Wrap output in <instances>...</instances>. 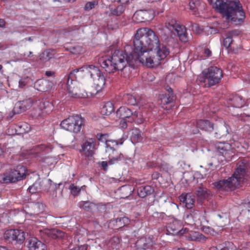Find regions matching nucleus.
<instances>
[{
    "mask_svg": "<svg viewBox=\"0 0 250 250\" xmlns=\"http://www.w3.org/2000/svg\"><path fill=\"white\" fill-rule=\"evenodd\" d=\"M133 53L132 47L129 45L125 47V50H115L108 59L101 60V66L107 73H114L116 71L122 72L127 68L129 65H134Z\"/></svg>",
    "mask_w": 250,
    "mask_h": 250,
    "instance_id": "obj_1",
    "label": "nucleus"
},
{
    "mask_svg": "<svg viewBox=\"0 0 250 250\" xmlns=\"http://www.w3.org/2000/svg\"><path fill=\"white\" fill-rule=\"evenodd\" d=\"M212 3L213 0H208ZM214 5L216 10L227 20H230L236 24L243 21L245 14L239 0H216Z\"/></svg>",
    "mask_w": 250,
    "mask_h": 250,
    "instance_id": "obj_2",
    "label": "nucleus"
},
{
    "mask_svg": "<svg viewBox=\"0 0 250 250\" xmlns=\"http://www.w3.org/2000/svg\"><path fill=\"white\" fill-rule=\"evenodd\" d=\"M134 48L136 50H162L158 36L151 29L145 27L137 30L133 40Z\"/></svg>",
    "mask_w": 250,
    "mask_h": 250,
    "instance_id": "obj_3",
    "label": "nucleus"
},
{
    "mask_svg": "<svg viewBox=\"0 0 250 250\" xmlns=\"http://www.w3.org/2000/svg\"><path fill=\"white\" fill-rule=\"evenodd\" d=\"M162 50L160 48L156 51V56H154V53L150 50H136L133 48V53L134 63L139 61L142 64L149 67H152L160 63V61L164 59L169 53V51L167 47L164 45H162Z\"/></svg>",
    "mask_w": 250,
    "mask_h": 250,
    "instance_id": "obj_4",
    "label": "nucleus"
},
{
    "mask_svg": "<svg viewBox=\"0 0 250 250\" xmlns=\"http://www.w3.org/2000/svg\"><path fill=\"white\" fill-rule=\"evenodd\" d=\"M248 176L245 166L239 165L231 177L220 180L214 185L219 190H232L244 183Z\"/></svg>",
    "mask_w": 250,
    "mask_h": 250,
    "instance_id": "obj_5",
    "label": "nucleus"
},
{
    "mask_svg": "<svg viewBox=\"0 0 250 250\" xmlns=\"http://www.w3.org/2000/svg\"><path fill=\"white\" fill-rule=\"evenodd\" d=\"M222 70L215 66H211L202 72L197 79L199 85L204 87H209L218 83L223 78Z\"/></svg>",
    "mask_w": 250,
    "mask_h": 250,
    "instance_id": "obj_6",
    "label": "nucleus"
},
{
    "mask_svg": "<svg viewBox=\"0 0 250 250\" xmlns=\"http://www.w3.org/2000/svg\"><path fill=\"white\" fill-rule=\"evenodd\" d=\"M26 171L25 167L18 166L16 168L7 170L0 174V182L8 184L22 180L26 176Z\"/></svg>",
    "mask_w": 250,
    "mask_h": 250,
    "instance_id": "obj_7",
    "label": "nucleus"
},
{
    "mask_svg": "<svg viewBox=\"0 0 250 250\" xmlns=\"http://www.w3.org/2000/svg\"><path fill=\"white\" fill-rule=\"evenodd\" d=\"M83 118L78 115L70 116L63 120L61 126L66 130L74 133L80 132L83 125Z\"/></svg>",
    "mask_w": 250,
    "mask_h": 250,
    "instance_id": "obj_8",
    "label": "nucleus"
},
{
    "mask_svg": "<svg viewBox=\"0 0 250 250\" xmlns=\"http://www.w3.org/2000/svg\"><path fill=\"white\" fill-rule=\"evenodd\" d=\"M99 144L95 138H88L83 140L81 144V148L79 152L81 155L88 160H91L98 149Z\"/></svg>",
    "mask_w": 250,
    "mask_h": 250,
    "instance_id": "obj_9",
    "label": "nucleus"
},
{
    "mask_svg": "<svg viewBox=\"0 0 250 250\" xmlns=\"http://www.w3.org/2000/svg\"><path fill=\"white\" fill-rule=\"evenodd\" d=\"M83 68L93 79L98 90L102 89L105 84V80L99 68L93 65H85Z\"/></svg>",
    "mask_w": 250,
    "mask_h": 250,
    "instance_id": "obj_10",
    "label": "nucleus"
},
{
    "mask_svg": "<svg viewBox=\"0 0 250 250\" xmlns=\"http://www.w3.org/2000/svg\"><path fill=\"white\" fill-rule=\"evenodd\" d=\"M166 27L171 32L175 31L180 40L183 42L188 41L187 33L184 26L178 24L175 20H171L166 23Z\"/></svg>",
    "mask_w": 250,
    "mask_h": 250,
    "instance_id": "obj_11",
    "label": "nucleus"
},
{
    "mask_svg": "<svg viewBox=\"0 0 250 250\" xmlns=\"http://www.w3.org/2000/svg\"><path fill=\"white\" fill-rule=\"evenodd\" d=\"M25 233L21 229H9L4 233V238L11 242L22 244L25 239Z\"/></svg>",
    "mask_w": 250,
    "mask_h": 250,
    "instance_id": "obj_12",
    "label": "nucleus"
},
{
    "mask_svg": "<svg viewBox=\"0 0 250 250\" xmlns=\"http://www.w3.org/2000/svg\"><path fill=\"white\" fill-rule=\"evenodd\" d=\"M115 146H110L108 145L107 148L105 149V152L108 155L109 158L108 164L109 165L118 164L125 160L123 154L117 150Z\"/></svg>",
    "mask_w": 250,
    "mask_h": 250,
    "instance_id": "obj_13",
    "label": "nucleus"
},
{
    "mask_svg": "<svg viewBox=\"0 0 250 250\" xmlns=\"http://www.w3.org/2000/svg\"><path fill=\"white\" fill-rule=\"evenodd\" d=\"M215 147L217 151L224 157L226 161H230L231 157L233 156L231 146L229 143L217 142L215 144Z\"/></svg>",
    "mask_w": 250,
    "mask_h": 250,
    "instance_id": "obj_14",
    "label": "nucleus"
},
{
    "mask_svg": "<svg viewBox=\"0 0 250 250\" xmlns=\"http://www.w3.org/2000/svg\"><path fill=\"white\" fill-rule=\"evenodd\" d=\"M116 114L120 119H127L129 123L132 122L139 115L137 112H133L130 109L125 106L120 107L117 110Z\"/></svg>",
    "mask_w": 250,
    "mask_h": 250,
    "instance_id": "obj_15",
    "label": "nucleus"
},
{
    "mask_svg": "<svg viewBox=\"0 0 250 250\" xmlns=\"http://www.w3.org/2000/svg\"><path fill=\"white\" fill-rule=\"evenodd\" d=\"M66 84L68 93L71 97L77 98L84 96L77 82L72 83V81H67Z\"/></svg>",
    "mask_w": 250,
    "mask_h": 250,
    "instance_id": "obj_16",
    "label": "nucleus"
},
{
    "mask_svg": "<svg viewBox=\"0 0 250 250\" xmlns=\"http://www.w3.org/2000/svg\"><path fill=\"white\" fill-rule=\"evenodd\" d=\"M25 244L29 250H46V245L36 237H29Z\"/></svg>",
    "mask_w": 250,
    "mask_h": 250,
    "instance_id": "obj_17",
    "label": "nucleus"
},
{
    "mask_svg": "<svg viewBox=\"0 0 250 250\" xmlns=\"http://www.w3.org/2000/svg\"><path fill=\"white\" fill-rule=\"evenodd\" d=\"M44 206L42 203H30L28 205V209L26 212L31 216L35 217L43 212Z\"/></svg>",
    "mask_w": 250,
    "mask_h": 250,
    "instance_id": "obj_18",
    "label": "nucleus"
},
{
    "mask_svg": "<svg viewBox=\"0 0 250 250\" xmlns=\"http://www.w3.org/2000/svg\"><path fill=\"white\" fill-rule=\"evenodd\" d=\"M182 227V222L175 219H172L167 224V230L171 233H177L181 231Z\"/></svg>",
    "mask_w": 250,
    "mask_h": 250,
    "instance_id": "obj_19",
    "label": "nucleus"
},
{
    "mask_svg": "<svg viewBox=\"0 0 250 250\" xmlns=\"http://www.w3.org/2000/svg\"><path fill=\"white\" fill-rule=\"evenodd\" d=\"M52 85L51 82L45 79H40L36 82L34 87L39 91L45 92L49 90Z\"/></svg>",
    "mask_w": 250,
    "mask_h": 250,
    "instance_id": "obj_20",
    "label": "nucleus"
},
{
    "mask_svg": "<svg viewBox=\"0 0 250 250\" xmlns=\"http://www.w3.org/2000/svg\"><path fill=\"white\" fill-rule=\"evenodd\" d=\"M179 199L181 202L185 204L188 208L191 209L194 205V197L190 193L182 194Z\"/></svg>",
    "mask_w": 250,
    "mask_h": 250,
    "instance_id": "obj_21",
    "label": "nucleus"
},
{
    "mask_svg": "<svg viewBox=\"0 0 250 250\" xmlns=\"http://www.w3.org/2000/svg\"><path fill=\"white\" fill-rule=\"evenodd\" d=\"M39 106L40 110L38 113V116H41L43 113L48 114L53 109L52 103L47 100H42L40 102Z\"/></svg>",
    "mask_w": 250,
    "mask_h": 250,
    "instance_id": "obj_22",
    "label": "nucleus"
},
{
    "mask_svg": "<svg viewBox=\"0 0 250 250\" xmlns=\"http://www.w3.org/2000/svg\"><path fill=\"white\" fill-rule=\"evenodd\" d=\"M154 191L153 188L148 185L142 186L137 188L138 195L141 198H144L151 195Z\"/></svg>",
    "mask_w": 250,
    "mask_h": 250,
    "instance_id": "obj_23",
    "label": "nucleus"
},
{
    "mask_svg": "<svg viewBox=\"0 0 250 250\" xmlns=\"http://www.w3.org/2000/svg\"><path fill=\"white\" fill-rule=\"evenodd\" d=\"M196 126L201 130L211 132L213 129V124L208 120H200L197 121Z\"/></svg>",
    "mask_w": 250,
    "mask_h": 250,
    "instance_id": "obj_24",
    "label": "nucleus"
},
{
    "mask_svg": "<svg viewBox=\"0 0 250 250\" xmlns=\"http://www.w3.org/2000/svg\"><path fill=\"white\" fill-rule=\"evenodd\" d=\"M167 93L163 95L161 98V103L163 104H167L172 103L175 100L172 90L170 87H167Z\"/></svg>",
    "mask_w": 250,
    "mask_h": 250,
    "instance_id": "obj_25",
    "label": "nucleus"
},
{
    "mask_svg": "<svg viewBox=\"0 0 250 250\" xmlns=\"http://www.w3.org/2000/svg\"><path fill=\"white\" fill-rule=\"evenodd\" d=\"M229 104L234 107L241 108L245 105V103L242 97L236 95L229 99Z\"/></svg>",
    "mask_w": 250,
    "mask_h": 250,
    "instance_id": "obj_26",
    "label": "nucleus"
},
{
    "mask_svg": "<svg viewBox=\"0 0 250 250\" xmlns=\"http://www.w3.org/2000/svg\"><path fill=\"white\" fill-rule=\"evenodd\" d=\"M108 136V135L107 134H101L100 135L98 134L97 135L98 139L102 142L105 143V149L107 148L108 145H110V146H115L116 147H117L119 144L122 145L123 144V142H120L119 143L116 140H107Z\"/></svg>",
    "mask_w": 250,
    "mask_h": 250,
    "instance_id": "obj_27",
    "label": "nucleus"
},
{
    "mask_svg": "<svg viewBox=\"0 0 250 250\" xmlns=\"http://www.w3.org/2000/svg\"><path fill=\"white\" fill-rule=\"evenodd\" d=\"M136 246L139 249L146 250L151 247V241L146 237H142L136 242Z\"/></svg>",
    "mask_w": 250,
    "mask_h": 250,
    "instance_id": "obj_28",
    "label": "nucleus"
},
{
    "mask_svg": "<svg viewBox=\"0 0 250 250\" xmlns=\"http://www.w3.org/2000/svg\"><path fill=\"white\" fill-rule=\"evenodd\" d=\"M237 31H232L231 32H229L226 34V37L224 40L223 45L227 48H229L231 46V45L233 44V40L232 38L237 36L238 34Z\"/></svg>",
    "mask_w": 250,
    "mask_h": 250,
    "instance_id": "obj_29",
    "label": "nucleus"
},
{
    "mask_svg": "<svg viewBox=\"0 0 250 250\" xmlns=\"http://www.w3.org/2000/svg\"><path fill=\"white\" fill-rule=\"evenodd\" d=\"M119 191L121 194V198H126L132 194L133 190L131 186H124L119 189Z\"/></svg>",
    "mask_w": 250,
    "mask_h": 250,
    "instance_id": "obj_30",
    "label": "nucleus"
},
{
    "mask_svg": "<svg viewBox=\"0 0 250 250\" xmlns=\"http://www.w3.org/2000/svg\"><path fill=\"white\" fill-rule=\"evenodd\" d=\"M109 9L112 15L119 16L123 13L125 8L123 4H121L117 7H114L112 5H109Z\"/></svg>",
    "mask_w": 250,
    "mask_h": 250,
    "instance_id": "obj_31",
    "label": "nucleus"
},
{
    "mask_svg": "<svg viewBox=\"0 0 250 250\" xmlns=\"http://www.w3.org/2000/svg\"><path fill=\"white\" fill-rule=\"evenodd\" d=\"M195 194L199 199H204L206 198L208 194V190L205 187H199L196 188Z\"/></svg>",
    "mask_w": 250,
    "mask_h": 250,
    "instance_id": "obj_32",
    "label": "nucleus"
},
{
    "mask_svg": "<svg viewBox=\"0 0 250 250\" xmlns=\"http://www.w3.org/2000/svg\"><path fill=\"white\" fill-rule=\"evenodd\" d=\"M228 133L227 128L224 125L217 126L215 130L214 137L219 139Z\"/></svg>",
    "mask_w": 250,
    "mask_h": 250,
    "instance_id": "obj_33",
    "label": "nucleus"
},
{
    "mask_svg": "<svg viewBox=\"0 0 250 250\" xmlns=\"http://www.w3.org/2000/svg\"><path fill=\"white\" fill-rule=\"evenodd\" d=\"M114 111V107L112 103L108 102L104 104L101 108V112L103 115H109Z\"/></svg>",
    "mask_w": 250,
    "mask_h": 250,
    "instance_id": "obj_34",
    "label": "nucleus"
},
{
    "mask_svg": "<svg viewBox=\"0 0 250 250\" xmlns=\"http://www.w3.org/2000/svg\"><path fill=\"white\" fill-rule=\"evenodd\" d=\"M215 250H236V248L232 242L228 241L218 245Z\"/></svg>",
    "mask_w": 250,
    "mask_h": 250,
    "instance_id": "obj_35",
    "label": "nucleus"
},
{
    "mask_svg": "<svg viewBox=\"0 0 250 250\" xmlns=\"http://www.w3.org/2000/svg\"><path fill=\"white\" fill-rule=\"evenodd\" d=\"M46 233L53 239L62 238L64 236V233L57 229H52L47 230Z\"/></svg>",
    "mask_w": 250,
    "mask_h": 250,
    "instance_id": "obj_36",
    "label": "nucleus"
},
{
    "mask_svg": "<svg viewBox=\"0 0 250 250\" xmlns=\"http://www.w3.org/2000/svg\"><path fill=\"white\" fill-rule=\"evenodd\" d=\"M147 14V12L146 10L138 11L134 13L133 18L136 19L138 22H143L144 20H146Z\"/></svg>",
    "mask_w": 250,
    "mask_h": 250,
    "instance_id": "obj_37",
    "label": "nucleus"
},
{
    "mask_svg": "<svg viewBox=\"0 0 250 250\" xmlns=\"http://www.w3.org/2000/svg\"><path fill=\"white\" fill-rule=\"evenodd\" d=\"M130 139L132 142L136 143L141 140V133L139 129L134 128L131 130Z\"/></svg>",
    "mask_w": 250,
    "mask_h": 250,
    "instance_id": "obj_38",
    "label": "nucleus"
},
{
    "mask_svg": "<svg viewBox=\"0 0 250 250\" xmlns=\"http://www.w3.org/2000/svg\"><path fill=\"white\" fill-rule=\"evenodd\" d=\"M189 238L192 241L205 242L206 240V237L203 234L198 232H192L189 234Z\"/></svg>",
    "mask_w": 250,
    "mask_h": 250,
    "instance_id": "obj_39",
    "label": "nucleus"
},
{
    "mask_svg": "<svg viewBox=\"0 0 250 250\" xmlns=\"http://www.w3.org/2000/svg\"><path fill=\"white\" fill-rule=\"evenodd\" d=\"M31 127L26 123H21L17 126V131L19 134H24L28 133L30 131Z\"/></svg>",
    "mask_w": 250,
    "mask_h": 250,
    "instance_id": "obj_40",
    "label": "nucleus"
},
{
    "mask_svg": "<svg viewBox=\"0 0 250 250\" xmlns=\"http://www.w3.org/2000/svg\"><path fill=\"white\" fill-rule=\"evenodd\" d=\"M83 67H82V68H78V69H75L73 70V71H72L71 72H70L69 75L67 76V81H72V83H73L74 82H77L76 79H77V76L76 74L79 73L80 71L82 72L83 71Z\"/></svg>",
    "mask_w": 250,
    "mask_h": 250,
    "instance_id": "obj_41",
    "label": "nucleus"
},
{
    "mask_svg": "<svg viewBox=\"0 0 250 250\" xmlns=\"http://www.w3.org/2000/svg\"><path fill=\"white\" fill-rule=\"evenodd\" d=\"M189 212L192 215V218L196 223L197 225L201 224V212L199 210L194 209L190 210Z\"/></svg>",
    "mask_w": 250,
    "mask_h": 250,
    "instance_id": "obj_42",
    "label": "nucleus"
},
{
    "mask_svg": "<svg viewBox=\"0 0 250 250\" xmlns=\"http://www.w3.org/2000/svg\"><path fill=\"white\" fill-rule=\"evenodd\" d=\"M123 99L127 104L135 105L136 104L135 97L130 94L125 95Z\"/></svg>",
    "mask_w": 250,
    "mask_h": 250,
    "instance_id": "obj_43",
    "label": "nucleus"
},
{
    "mask_svg": "<svg viewBox=\"0 0 250 250\" xmlns=\"http://www.w3.org/2000/svg\"><path fill=\"white\" fill-rule=\"evenodd\" d=\"M82 206L83 208L87 211H92L96 208V205L94 204L89 201L83 202Z\"/></svg>",
    "mask_w": 250,
    "mask_h": 250,
    "instance_id": "obj_44",
    "label": "nucleus"
},
{
    "mask_svg": "<svg viewBox=\"0 0 250 250\" xmlns=\"http://www.w3.org/2000/svg\"><path fill=\"white\" fill-rule=\"evenodd\" d=\"M184 219L185 221V223H187V224L190 225H192L194 224L197 225L196 223L195 222V221H194V220L192 218V215H191L189 211L187 212L185 214L184 216Z\"/></svg>",
    "mask_w": 250,
    "mask_h": 250,
    "instance_id": "obj_45",
    "label": "nucleus"
},
{
    "mask_svg": "<svg viewBox=\"0 0 250 250\" xmlns=\"http://www.w3.org/2000/svg\"><path fill=\"white\" fill-rule=\"evenodd\" d=\"M41 189V188L40 182H36L28 188V190L29 192L31 193H35L40 191Z\"/></svg>",
    "mask_w": 250,
    "mask_h": 250,
    "instance_id": "obj_46",
    "label": "nucleus"
},
{
    "mask_svg": "<svg viewBox=\"0 0 250 250\" xmlns=\"http://www.w3.org/2000/svg\"><path fill=\"white\" fill-rule=\"evenodd\" d=\"M52 57V54L48 51L43 52L40 55V59L44 62L48 61Z\"/></svg>",
    "mask_w": 250,
    "mask_h": 250,
    "instance_id": "obj_47",
    "label": "nucleus"
},
{
    "mask_svg": "<svg viewBox=\"0 0 250 250\" xmlns=\"http://www.w3.org/2000/svg\"><path fill=\"white\" fill-rule=\"evenodd\" d=\"M27 109L26 108L25 105L22 104L21 101H20L18 102L14 107V111L17 112L18 113H21L26 111Z\"/></svg>",
    "mask_w": 250,
    "mask_h": 250,
    "instance_id": "obj_48",
    "label": "nucleus"
},
{
    "mask_svg": "<svg viewBox=\"0 0 250 250\" xmlns=\"http://www.w3.org/2000/svg\"><path fill=\"white\" fill-rule=\"evenodd\" d=\"M98 2L96 0H93L92 1L87 2L84 7V9L85 11H88L93 8L97 5H98Z\"/></svg>",
    "mask_w": 250,
    "mask_h": 250,
    "instance_id": "obj_49",
    "label": "nucleus"
},
{
    "mask_svg": "<svg viewBox=\"0 0 250 250\" xmlns=\"http://www.w3.org/2000/svg\"><path fill=\"white\" fill-rule=\"evenodd\" d=\"M199 1L198 0H192L189 3V6L190 9L191 10H194V14H196L197 10H198Z\"/></svg>",
    "mask_w": 250,
    "mask_h": 250,
    "instance_id": "obj_50",
    "label": "nucleus"
},
{
    "mask_svg": "<svg viewBox=\"0 0 250 250\" xmlns=\"http://www.w3.org/2000/svg\"><path fill=\"white\" fill-rule=\"evenodd\" d=\"M69 189L71 190V193L74 196L77 195L81 191V188L75 186L74 184H71L70 186Z\"/></svg>",
    "mask_w": 250,
    "mask_h": 250,
    "instance_id": "obj_51",
    "label": "nucleus"
},
{
    "mask_svg": "<svg viewBox=\"0 0 250 250\" xmlns=\"http://www.w3.org/2000/svg\"><path fill=\"white\" fill-rule=\"evenodd\" d=\"M22 104H23L27 110L33 104V101L32 99H28L21 101Z\"/></svg>",
    "mask_w": 250,
    "mask_h": 250,
    "instance_id": "obj_52",
    "label": "nucleus"
},
{
    "mask_svg": "<svg viewBox=\"0 0 250 250\" xmlns=\"http://www.w3.org/2000/svg\"><path fill=\"white\" fill-rule=\"evenodd\" d=\"M121 121L120 122V125L121 127L123 128H125L127 126V123L128 122L127 121V119H121Z\"/></svg>",
    "mask_w": 250,
    "mask_h": 250,
    "instance_id": "obj_53",
    "label": "nucleus"
},
{
    "mask_svg": "<svg viewBox=\"0 0 250 250\" xmlns=\"http://www.w3.org/2000/svg\"><path fill=\"white\" fill-rule=\"evenodd\" d=\"M108 164H109L108 162L106 161H102L99 162L100 166H101L102 167L104 171H106L107 170Z\"/></svg>",
    "mask_w": 250,
    "mask_h": 250,
    "instance_id": "obj_54",
    "label": "nucleus"
},
{
    "mask_svg": "<svg viewBox=\"0 0 250 250\" xmlns=\"http://www.w3.org/2000/svg\"><path fill=\"white\" fill-rule=\"evenodd\" d=\"M70 49H71V52L72 53L76 54V53H79V52L81 50V48L79 46L73 47L71 48Z\"/></svg>",
    "mask_w": 250,
    "mask_h": 250,
    "instance_id": "obj_55",
    "label": "nucleus"
},
{
    "mask_svg": "<svg viewBox=\"0 0 250 250\" xmlns=\"http://www.w3.org/2000/svg\"><path fill=\"white\" fill-rule=\"evenodd\" d=\"M204 53L208 57H210L211 55V51L208 48H205L204 49Z\"/></svg>",
    "mask_w": 250,
    "mask_h": 250,
    "instance_id": "obj_56",
    "label": "nucleus"
},
{
    "mask_svg": "<svg viewBox=\"0 0 250 250\" xmlns=\"http://www.w3.org/2000/svg\"><path fill=\"white\" fill-rule=\"evenodd\" d=\"M134 121L135 122H136L137 124H142L144 122V119L142 118H138V116L135 118V120H134L133 121V122Z\"/></svg>",
    "mask_w": 250,
    "mask_h": 250,
    "instance_id": "obj_57",
    "label": "nucleus"
},
{
    "mask_svg": "<svg viewBox=\"0 0 250 250\" xmlns=\"http://www.w3.org/2000/svg\"><path fill=\"white\" fill-rule=\"evenodd\" d=\"M190 26L191 27V29L193 30L197 31V29L198 28V25L196 23H191Z\"/></svg>",
    "mask_w": 250,
    "mask_h": 250,
    "instance_id": "obj_58",
    "label": "nucleus"
},
{
    "mask_svg": "<svg viewBox=\"0 0 250 250\" xmlns=\"http://www.w3.org/2000/svg\"><path fill=\"white\" fill-rule=\"evenodd\" d=\"M26 84V83L23 80H21L19 81V87L20 88H23Z\"/></svg>",
    "mask_w": 250,
    "mask_h": 250,
    "instance_id": "obj_59",
    "label": "nucleus"
},
{
    "mask_svg": "<svg viewBox=\"0 0 250 250\" xmlns=\"http://www.w3.org/2000/svg\"><path fill=\"white\" fill-rule=\"evenodd\" d=\"M121 220L124 223L125 225L127 224L129 222V220L127 217H123L122 219H120V221Z\"/></svg>",
    "mask_w": 250,
    "mask_h": 250,
    "instance_id": "obj_60",
    "label": "nucleus"
},
{
    "mask_svg": "<svg viewBox=\"0 0 250 250\" xmlns=\"http://www.w3.org/2000/svg\"><path fill=\"white\" fill-rule=\"evenodd\" d=\"M114 1L121 3L122 4H125L129 1V0H114Z\"/></svg>",
    "mask_w": 250,
    "mask_h": 250,
    "instance_id": "obj_61",
    "label": "nucleus"
},
{
    "mask_svg": "<svg viewBox=\"0 0 250 250\" xmlns=\"http://www.w3.org/2000/svg\"><path fill=\"white\" fill-rule=\"evenodd\" d=\"M54 74V72L50 71H47L45 72V75L48 77L52 76Z\"/></svg>",
    "mask_w": 250,
    "mask_h": 250,
    "instance_id": "obj_62",
    "label": "nucleus"
},
{
    "mask_svg": "<svg viewBox=\"0 0 250 250\" xmlns=\"http://www.w3.org/2000/svg\"><path fill=\"white\" fill-rule=\"evenodd\" d=\"M247 208L249 212H250V202L247 204Z\"/></svg>",
    "mask_w": 250,
    "mask_h": 250,
    "instance_id": "obj_63",
    "label": "nucleus"
},
{
    "mask_svg": "<svg viewBox=\"0 0 250 250\" xmlns=\"http://www.w3.org/2000/svg\"><path fill=\"white\" fill-rule=\"evenodd\" d=\"M173 250H186L185 249L183 248H175Z\"/></svg>",
    "mask_w": 250,
    "mask_h": 250,
    "instance_id": "obj_64",
    "label": "nucleus"
}]
</instances>
